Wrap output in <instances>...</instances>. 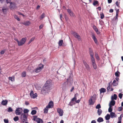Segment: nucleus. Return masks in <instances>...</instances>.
<instances>
[{"instance_id":"obj_1","label":"nucleus","mask_w":123,"mask_h":123,"mask_svg":"<svg viewBox=\"0 0 123 123\" xmlns=\"http://www.w3.org/2000/svg\"><path fill=\"white\" fill-rule=\"evenodd\" d=\"M69 76L68 78L67 79V84L70 86L73 83V74L72 71H71L69 73Z\"/></svg>"},{"instance_id":"obj_2","label":"nucleus","mask_w":123,"mask_h":123,"mask_svg":"<svg viewBox=\"0 0 123 123\" xmlns=\"http://www.w3.org/2000/svg\"><path fill=\"white\" fill-rule=\"evenodd\" d=\"M9 8L10 9L13 10L18 8L17 4L14 2H12L10 3V4L9 6Z\"/></svg>"},{"instance_id":"obj_3","label":"nucleus","mask_w":123,"mask_h":123,"mask_svg":"<svg viewBox=\"0 0 123 123\" xmlns=\"http://www.w3.org/2000/svg\"><path fill=\"white\" fill-rule=\"evenodd\" d=\"M43 67V65L42 64H40L37 68L33 71V72L38 73L40 72Z\"/></svg>"},{"instance_id":"obj_4","label":"nucleus","mask_w":123,"mask_h":123,"mask_svg":"<svg viewBox=\"0 0 123 123\" xmlns=\"http://www.w3.org/2000/svg\"><path fill=\"white\" fill-rule=\"evenodd\" d=\"M49 81H46L43 87L48 91L50 90L51 87V84L50 83H49Z\"/></svg>"},{"instance_id":"obj_5","label":"nucleus","mask_w":123,"mask_h":123,"mask_svg":"<svg viewBox=\"0 0 123 123\" xmlns=\"http://www.w3.org/2000/svg\"><path fill=\"white\" fill-rule=\"evenodd\" d=\"M27 116L26 115L22 113L20 116V118L22 120L23 123H24L25 122H26L27 121Z\"/></svg>"},{"instance_id":"obj_6","label":"nucleus","mask_w":123,"mask_h":123,"mask_svg":"<svg viewBox=\"0 0 123 123\" xmlns=\"http://www.w3.org/2000/svg\"><path fill=\"white\" fill-rule=\"evenodd\" d=\"M71 33L79 41H80L81 40V38L80 36L75 31H71Z\"/></svg>"},{"instance_id":"obj_7","label":"nucleus","mask_w":123,"mask_h":123,"mask_svg":"<svg viewBox=\"0 0 123 123\" xmlns=\"http://www.w3.org/2000/svg\"><path fill=\"white\" fill-rule=\"evenodd\" d=\"M83 63L86 68V69L88 71H90V70L91 68L89 65L85 60H83Z\"/></svg>"},{"instance_id":"obj_8","label":"nucleus","mask_w":123,"mask_h":123,"mask_svg":"<svg viewBox=\"0 0 123 123\" xmlns=\"http://www.w3.org/2000/svg\"><path fill=\"white\" fill-rule=\"evenodd\" d=\"M23 110V109L22 108H17L15 110L16 113L17 115H20Z\"/></svg>"},{"instance_id":"obj_9","label":"nucleus","mask_w":123,"mask_h":123,"mask_svg":"<svg viewBox=\"0 0 123 123\" xmlns=\"http://www.w3.org/2000/svg\"><path fill=\"white\" fill-rule=\"evenodd\" d=\"M92 38L93 39L95 43L97 44H98V40L97 38H96L95 34L93 33H92Z\"/></svg>"},{"instance_id":"obj_10","label":"nucleus","mask_w":123,"mask_h":123,"mask_svg":"<svg viewBox=\"0 0 123 123\" xmlns=\"http://www.w3.org/2000/svg\"><path fill=\"white\" fill-rule=\"evenodd\" d=\"M30 95L31 97L33 98H35L37 96V93H36L34 94L33 93V91L32 90L31 91L30 94Z\"/></svg>"},{"instance_id":"obj_11","label":"nucleus","mask_w":123,"mask_h":123,"mask_svg":"<svg viewBox=\"0 0 123 123\" xmlns=\"http://www.w3.org/2000/svg\"><path fill=\"white\" fill-rule=\"evenodd\" d=\"M41 92L42 94L43 95H45L48 93V91L43 87L42 89Z\"/></svg>"},{"instance_id":"obj_12","label":"nucleus","mask_w":123,"mask_h":123,"mask_svg":"<svg viewBox=\"0 0 123 123\" xmlns=\"http://www.w3.org/2000/svg\"><path fill=\"white\" fill-rule=\"evenodd\" d=\"M20 24L24 25L25 26H29L31 24V23L30 21H28L23 22H21Z\"/></svg>"},{"instance_id":"obj_13","label":"nucleus","mask_w":123,"mask_h":123,"mask_svg":"<svg viewBox=\"0 0 123 123\" xmlns=\"http://www.w3.org/2000/svg\"><path fill=\"white\" fill-rule=\"evenodd\" d=\"M57 111L58 113H59L60 116H63V111L62 109L60 108H58Z\"/></svg>"},{"instance_id":"obj_14","label":"nucleus","mask_w":123,"mask_h":123,"mask_svg":"<svg viewBox=\"0 0 123 123\" xmlns=\"http://www.w3.org/2000/svg\"><path fill=\"white\" fill-rule=\"evenodd\" d=\"M49 108H52L54 106V103L53 101H50L48 105L47 106Z\"/></svg>"},{"instance_id":"obj_15","label":"nucleus","mask_w":123,"mask_h":123,"mask_svg":"<svg viewBox=\"0 0 123 123\" xmlns=\"http://www.w3.org/2000/svg\"><path fill=\"white\" fill-rule=\"evenodd\" d=\"M67 11L71 17H74L75 15L72 12V11L69 9H68Z\"/></svg>"},{"instance_id":"obj_16","label":"nucleus","mask_w":123,"mask_h":123,"mask_svg":"<svg viewBox=\"0 0 123 123\" xmlns=\"http://www.w3.org/2000/svg\"><path fill=\"white\" fill-rule=\"evenodd\" d=\"M92 5L94 6H97L99 5V2L97 0H93Z\"/></svg>"},{"instance_id":"obj_17","label":"nucleus","mask_w":123,"mask_h":123,"mask_svg":"<svg viewBox=\"0 0 123 123\" xmlns=\"http://www.w3.org/2000/svg\"><path fill=\"white\" fill-rule=\"evenodd\" d=\"M92 98L93 99V97L92 96L91 97L90 99L89 100V105H93L94 103V102H93Z\"/></svg>"},{"instance_id":"obj_18","label":"nucleus","mask_w":123,"mask_h":123,"mask_svg":"<svg viewBox=\"0 0 123 123\" xmlns=\"http://www.w3.org/2000/svg\"><path fill=\"white\" fill-rule=\"evenodd\" d=\"M8 101L7 100H3L1 102V104L3 105H6L8 103Z\"/></svg>"},{"instance_id":"obj_19","label":"nucleus","mask_w":123,"mask_h":123,"mask_svg":"<svg viewBox=\"0 0 123 123\" xmlns=\"http://www.w3.org/2000/svg\"><path fill=\"white\" fill-rule=\"evenodd\" d=\"M89 54L90 56L94 55V52L92 49L90 48H89Z\"/></svg>"},{"instance_id":"obj_20","label":"nucleus","mask_w":123,"mask_h":123,"mask_svg":"<svg viewBox=\"0 0 123 123\" xmlns=\"http://www.w3.org/2000/svg\"><path fill=\"white\" fill-rule=\"evenodd\" d=\"M115 103V100H111L109 104V106L110 105L111 106H114Z\"/></svg>"},{"instance_id":"obj_21","label":"nucleus","mask_w":123,"mask_h":123,"mask_svg":"<svg viewBox=\"0 0 123 123\" xmlns=\"http://www.w3.org/2000/svg\"><path fill=\"white\" fill-rule=\"evenodd\" d=\"M110 117L111 118H113L114 117H116L117 115L115 114V113L111 112L110 113Z\"/></svg>"},{"instance_id":"obj_22","label":"nucleus","mask_w":123,"mask_h":123,"mask_svg":"<svg viewBox=\"0 0 123 123\" xmlns=\"http://www.w3.org/2000/svg\"><path fill=\"white\" fill-rule=\"evenodd\" d=\"M37 123H43V121L42 119L40 118H37L36 120Z\"/></svg>"},{"instance_id":"obj_23","label":"nucleus","mask_w":123,"mask_h":123,"mask_svg":"<svg viewBox=\"0 0 123 123\" xmlns=\"http://www.w3.org/2000/svg\"><path fill=\"white\" fill-rule=\"evenodd\" d=\"M99 91H100V93H104L106 91V89L104 88H102L99 89Z\"/></svg>"},{"instance_id":"obj_24","label":"nucleus","mask_w":123,"mask_h":123,"mask_svg":"<svg viewBox=\"0 0 123 123\" xmlns=\"http://www.w3.org/2000/svg\"><path fill=\"white\" fill-rule=\"evenodd\" d=\"M118 82H117L116 80H114L112 83V85L114 86H117L118 85Z\"/></svg>"},{"instance_id":"obj_25","label":"nucleus","mask_w":123,"mask_h":123,"mask_svg":"<svg viewBox=\"0 0 123 123\" xmlns=\"http://www.w3.org/2000/svg\"><path fill=\"white\" fill-rule=\"evenodd\" d=\"M117 96L116 94H114L113 95V96H112L111 97V100H116L117 98Z\"/></svg>"},{"instance_id":"obj_26","label":"nucleus","mask_w":123,"mask_h":123,"mask_svg":"<svg viewBox=\"0 0 123 123\" xmlns=\"http://www.w3.org/2000/svg\"><path fill=\"white\" fill-rule=\"evenodd\" d=\"M104 121L103 118L101 117H99L97 119V121L98 123H100Z\"/></svg>"},{"instance_id":"obj_27","label":"nucleus","mask_w":123,"mask_h":123,"mask_svg":"<svg viewBox=\"0 0 123 123\" xmlns=\"http://www.w3.org/2000/svg\"><path fill=\"white\" fill-rule=\"evenodd\" d=\"M118 14L116 13V15L115 16V19L114 20L113 19V21H115V22H117V20H118Z\"/></svg>"},{"instance_id":"obj_28","label":"nucleus","mask_w":123,"mask_h":123,"mask_svg":"<svg viewBox=\"0 0 123 123\" xmlns=\"http://www.w3.org/2000/svg\"><path fill=\"white\" fill-rule=\"evenodd\" d=\"M105 119L107 120H108L109 119H110V118L111 117L110 115L108 114H107L105 116Z\"/></svg>"},{"instance_id":"obj_29","label":"nucleus","mask_w":123,"mask_h":123,"mask_svg":"<svg viewBox=\"0 0 123 123\" xmlns=\"http://www.w3.org/2000/svg\"><path fill=\"white\" fill-rule=\"evenodd\" d=\"M27 40V38L26 37H24L22 38L20 41L24 44Z\"/></svg>"},{"instance_id":"obj_30","label":"nucleus","mask_w":123,"mask_h":123,"mask_svg":"<svg viewBox=\"0 0 123 123\" xmlns=\"http://www.w3.org/2000/svg\"><path fill=\"white\" fill-rule=\"evenodd\" d=\"M49 108L46 106V107L44 109V113L45 114H46L48 113Z\"/></svg>"},{"instance_id":"obj_31","label":"nucleus","mask_w":123,"mask_h":123,"mask_svg":"<svg viewBox=\"0 0 123 123\" xmlns=\"http://www.w3.org/2000/svg\"><path fill=\"white\" fill-rule=\"evenodd\" d=\"M13 16L14 18L17 19L18 21H20V19L18 17L16 14H15L13 15Z\"/></svg>"},{"instance_id":"obj_32","label":"nucleus","mask_w":123,"mask_h":123,"mask_svg":"<svg viewBox=\"0 0 123 123\" xmlns=\"http://www.w3.org/2000/svg\"><path fill=\"white\" fill-rule=\"evenodd\" d=\"M91 57V61L92 63H94L95 62V60L93 57V55L90 56Z\"/></svg>"},{"instance_id":"obj_33","label":"nucleus","mask_w":123,"mask_h":123,"mask_svg":"<svg viewBox=\"0 0 123 123\" xmlns=\"http://www.w3.org/2000/svg\"><path fill=\"white\" fill-rule=\"evenodd\" d=\"M75 103L74 101H72V100L69 103V104H68V105L72 106L73 105L75 104Z\"/></svg>"},{"instance_id":"obj_34","label":"nucleus","mask_w":123,"mask_h":123,"mask_svg":"<svg viewBox=\"0 0 123 123\" xmlns=\"http://www.w3.org/2000/svg\"><path fill=\"white\" fill-rule=\"evenodd\" d=\"M120 74V72L118 71H117L115 73V74L116 77H118L119 76Z\"/></svg>"},{"instance_id":"obj_35","label":"nucleus","mask_w":123,"mask_h":123,"mask_svg":"<svg viewBox=\"0 0 123 123\" xmlns=\"http://www.w3.org/2000/svg\"><path fill=\"white\" fill-rule=\"evenodd\" d=\"M102 111L101 109H98L97 110V113L99 116H100L102 114Z\"/></svg>"},{"instance_id":"obj_36","label":"nucleus","mask_w":123,"mask_h":123,"mask_svg":"<svg viewBox=\"0 0 123 123\" xmlns=\"http://www.w3.org/2000/svg\"><path fill=\"white\" fill-rule=\"evenodd\" d=\"M109 106V108L108 109V111L109 112H112V111L113 110L112 107L110 105Z\"/></svg>"},{"instance_id":"obj_37","label":"nucleus","mask_w":123,"mask_h":123,"mask_svg":"<svg viewBox=\"0 0 123 123\" xmlns=\"http://www.w3.org/2000/svg\"><path fill=\"white\" fill-rule=\"evenodd\" d=\"M92 64L93 68L94 69H96L97 68V65L95 62L92 63Z\"/></svg>"},{"instance_id":"obj_38","label":"nucleus","mask_w":123,"mask_h":123,"mask_svg":"<svg viewBox=\"0 0 123 123\" xmlns=\"http://www.w3.org/2000/svg\"><path fill=\"white\" fill-rule=\"evenodd\" d=\"M63 41L62 40H60L58 42V44L59 46H61L62 45Z\"/></svg>"},{"instance_id":"obj_39","label":"nucleus","mask_w":123,"mask_h":123,"mask_svg":"<svg viewBox=\"0 0 123 123\" xmlns=\"http://www.w3.org/2000/svg\"><path fill=\"white\" fill-rule=\"evenodd\" d=\"M37 112L35 110H33L31 111V114L32 115L36 114Z\"/></svg>"},{"instance_id":"obj_40","label":"nucleus","mask_w":123,"mask_h":123,"mask_svg":"<svg viewBox=\"0 0 123 123\" xmlns=\"http://www.w3.org/2000/svg\"><path fill=\"white\" fill-rule=\"evenodd\" d=\"M95 56L96 59L98 61L100 60V58L98 54L97 53H95Z\"/></svg>"},{"instance_id":"obj_41","label":"nucleus","mask_w":123,"mask_h":123,"mask_svg":"<svg viewBox=\"0 0 123 123\" xmlns=\"http://www.w3.org/2000/svg\"><path fill=\"white\" fill-rule=\"evenodd\" d=\"M35 39V37H32L29 40V42L28 43V44H29L32 41L34 40Z\"/></svg>"},{"instance_id":"obj_42","label":"nucleus","mask_w":123,"mask_h":123,"mask_svg":"<svg viewBox=\"0 0 123 123\" xmlns=\"http://www.w3.org/2000/svg\"><path fill=\"white\" fill-rule=\"evenodd\" d=\"M45 14L44 13H43L40 17V19L42 20L45 17Z\"/></svg>"},{"instance_id":"obj_43","label":"nucleus","mask_w":123,"mask_h":123,"mask_svg":"<svg viewBox=\"0 0 123 123\" xmlns=\"http://www.w3.org/2000/svg\"><path fill=\"white\" fill-rule=\"evenodd\" d=\"M9 80H11L12 82H13L14 81V77H9L8 78Z\"/></svg>"},{"instance_id":"obj_44","label":"nucleus","mask_w":123,"mask_h":123,"mask_svg":"<svg viewBox=\"0 0 123 123\" xmlns=\"http://www.w3.org/2000/svg\"><path fill=\"white\" fill-rule=\"evenodd\" d=\"M29 111V110L28 109H24V114L28 113Z\"/></svg>"},{"instance_id":"obj_45","label":"nucleus","mask_w":123,"mask_h":123,"mask_svg":"<svg viewBox=\"0 0 123 123\" xmlns=\"http://www.w3.org/2000/svg\"><path fill=\"white\" fill-rule=\"evenodd\" d=\"M13 119L14 121H16L18 120L19 118L18 116H16Z\"/></svg>"},{"instance_id":"obj_46","label":"nucleus","mask_w":123,"mask_h":123,"mask_svg":"<svg viewBox=\"0 0 123 123\" xmlns=\"http://www.w3.org/2000/svg\"><path fill=\"white\" fill-rule=\"evenodd\" d=\"M99 24L101 25H104V22L101 19L99 20Z\"/></svg>"},{"instance_id":"obj_47","label":"nucleus","mask_w":123,"mask_h":123,"mask_svg":"<svg viewBox=\"0 0 123 123\" xmlns=\"http://www.w3.org/2000/svg\"><path fill=\"white\" fill-rule=\"evenodd\" d=\"M96 108L98 109H100V108H101V106L100 104H98L96 106Z\"/></svg>"},{"instance_id":"obj_48","label":"nucleus","mask_w":123,"mask_h":123,"mask_svg":"<svg viewBox=\"0 0 123 123\" xmlns=\"http://www.w3.org/2000/svg\"><path fill=\"white\" fill-rule=\"evenodd\" d=\"M123 117V114H121L120 116L118 117V121H122V118Z\"/></svg>"},{"instance_id":"obj_49","label":"nucleus","mask_w":123,"mask_h":123,"mask_svg":"<svg viewBox=\"0 0 123 123\" xmlns=\"http://www.w3.org/2000/svg\"><path fill=\"white\" fill-rule=\"evenodd\" d=\"M77 94L78 95V94H75L74 95V97L71 100H72V101H75L77 99V98L76 97V94Z\"/></svg>"},{"instance_id":"obj_50","label":"nucleus","mask_w":123,"mask_h":123,"mask_svg":"<svg viewBox=\"0 0 123 123\" xmlns=\"http://www.w3.org/2000/svg\"><path fill=\"white\" fill-rule=\"evenodd\" d=\"M2 12L5 14L6 13L7 11L6 8H3L2 9Z\"/></svg>"},{"instance_id":"obj_51","label":"nucleus","mask_w":123,"mask_h":123,"mask_svg":"<svg viewBox=\"0 0 123 123\" xmlns=\"http://www.w3.org/2000/svg\"><path fill=\"white\" fill-rule=\"evenodd\" d=\"M100 18L101 19H103L104 18V15L103 12H101L100 13Z\"/></svg>"},{"instance_id":"obj_52","label":"nucleus","mask_w":123,"mask_h":123,"mask_svg":"<svg viewBox=\"0 0 123 123\" xmlns=\"http://www.w3.org/2000/svg\"><path fill=\"white\" fill-rule=\"evenodd\" d=\"M26 76V73L24 71L22 72L21 75V76L23 77H25Z\"/></svg>"},{"instance_id":"obj_53","label":"nucleus","mask_w":123,"mask_h":123,"mask_svg":"<svg viewBox=\"0 0 123 123\" xmlns=\"http://www.w3.org/2000/svg\"><path fill=\"white\" fill-rule=\"evenodd\" d=\"M7 111L8 112H12L13 111V110L11 107H10L8 108Z\"/></svg>"},{"instance_id":"obj_54","label":"nucleus","mask_w":123,"mask_h":123,"mask_svg":"<svg viewBox=\"0 0 123 123\" xmlns=\"http://www.w3.org/2000/svg\"><path fill=\"white\" fill-rule=\"evenodd\" d=\"M93 28L95 31H98L95 25L93 26Z\"/></svg>"},{"instance_id":"obj_55","label":"nucleus","mask_w":123,"mask_h":123,"mask_svg":"<svg viewBox=\"0 0 123 123\" xmlns=\"http://www.w3.org/2000/svg\"><path fill=\"white\" fill-rule=\"evenodd\" d=\"M18 43V45L19 46H21L24 44L21 41H19Z\"/></svg>"},{"instance_id":"obj_56","label":"nucleus","mask_w":123,"mask_h":123,"mask_svg":"<svg viewBox=\"0 0 123 123\" xmlns=\"http://www.w3.org/2000/svg\"><path fill=\"white\" fill-rule=\"evenodd\" d=\"M123 95V94L121 93H120L118 94V97L120 99L122 98Z\"/></svg>"},{"instance_id":"obj_57","label":"nucleus","mask_w":123,"mask_h":123,"mask_svg":"<svg viewBox=\"0 0 123 123\" xmlns=\"http://www.w3.org/2000/svg\"><path fill=\"white\" fill-rule=\"evenodd\" d=\"M6 51V50L5 49H4L1 51L0 52V53L1 55H3L4 54L5 51Z\"/></svg>"},{"instance_id":"obj_58","label":"nucleus","mask_w":123,"mask_h":123,"mask_svg":"<svg viewBox=\"0 0 123 123\" xmlns=\"http://www.w3.org/2000/svg\"><path fill=\"white\" fill-rule=\"evenodd\" d=\"M111 82V81L109 83V85L108 86V87L107 88V89L108 91L110 89V88L111 87V85H110V83Z\"/></svg>"},{"instance_id":"obj_59","label":"nucleus","mask_w":123,"mask_h":123,"mask_svg":"<svg viewBox=\"0 0 123 123\" xmlns=\"http://www.w3.org/2000/svg\"><path fill=\"white\" fill-rule=\"evenodd\" d=\"M115 4L117 6H118V7H120L119 6V3H118V1H116L115 3Z\"/></svg>"},{"instance_id":"obj_60","label":"nucleus","mask_w":123,"mask_h":123,"mask_svg":"<svg viewBox=\"0 0 123 123\" xmlns=\"http://www.w3.org/2000/svg\"><path fill=\"white\" fill-rule=\"evenodd\" d=\"M123 108L122 106H121L118 107V111H121L122 110Z\"/></svg>"},{"instance_id":"obj_61","label":"nucleus","mask_w":123,"mask_h":123,"mask_svg":"<svg viewBox=\"0 0 123 123\" xmlns=\"http://www.w3.org/2000/svg\"><path fill=\"white\" fill-rule=\"evenodd\" d=\"M4 122L5 123H8L9 122L8 120V119H5L4 120Z\"/></svg>"},{"instance_id":"obj_62","label":"nucleus","mask_w":123,"mask_h":123,"mask_svg":"<svg viewBox=\"0 0 123 123\" xmlns=\"http://www.w3.org/2000/svg\"><path fill=\"white\" fill-rule=\"evenodd\" d=\"M33 120L34 121H35L36 119H37V116H34L33 117Z\"/></svg>"},{"instance_id":"obj_63","label":"nucleus","mask_w":123,"mask_h":123,"mask_svg":"<svg viewBox=\"0 0 123 123\" xmlns=\"http://www.w3.org/2000/svg\"><path fill=\"white\" fill-rule=\"evenodd\" d=\"M6 2L7 4L10 3H10L11 2V0H6Z\"/></svg>"},{"instance_id":"obj_64","label":"nucleus","mask_w":123,"mask_h":123,"mask_svg":"<svg viewBox=\"0 0 123 123\" xmlns=\"http://www.w3.org/2000/svg\"><path fill=\"white\" fill-rule=\"evenodd\" d=\"M101 6H99L96 8L99 11H100L101 10Z\"/></svg>"}]
</instances>
